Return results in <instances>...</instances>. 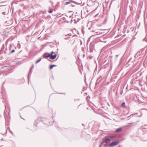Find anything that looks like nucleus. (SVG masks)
I'll use <instances>...</instances> for the list:
<instances>
[{
	"label": "nucleus",
	"mask_w": 147,
	"mask_h": 147,
	"mask_svg": "<svg viewBox=\"0 0 147 147\" xmlns=\"http://www.w3.org/2000/svg\"><path fill=\"white\" fill-rule=\"evenodd\" d=\"M116 136L115 135H109L107 137H105L103 140L104 143H109L111 140L116 139Z\"/></svg>",
	"instance_id": "1"
},
{
	"label": "nucleus",
	"mask_w": 147,
	"mask_h": 147,
	"mask_svg": "<svg viewBox=\"0 0 147 147\" xmlns=\"http://www.w3.org/2000/svg\"><path fill=\"white\" fill-rule=\"evenodd\" d=\"M43 58H45L50 61V59H54L57 56H43Z\"/></svg>",
	"instance_id": "2"
},
{
	"label": "nucleus",
	"mask_w": 147,
	"mask_h": 147,
	"mask_svg": "<svg viewBox=\"0 0 147 147\" xmlns=\"http://www.w3.org/2000/svg\"><path fill=\"white\" fill-rule=\"evenodd\" d=\"M146 51L144 49H142L141 50L138 51L136 54V55H142L146 54Z\"/></svg>",
	"instance_id": "3"
},
{
	"label": "nucleus",
	"mask_w": 147,
	"mask_h": 147,
	"mask_svg": "<svg viewBox=\"0 0 147 147\" xmlns=\"http://www.w3.org/2000/svg\"><path fill=\"white\" fill-rule=\"evenodd\" d=\"M119 143L118 141L112 142L110 144L111 147H113L114 146L117 145Z\"/></svg>",
	"instance_id": "4"
},
{
	"label": "nucleus",
	"mask_w": 147,
	"mask_h": 147,
	"mask_svg": "<svg viewBox=\"0 0 147 147\" xmlns=\"http://www.w3.org/2000/svg\"><path fill=\"white\" fill-rule=\"evenodd\" d=\"M72 2V1L70 0H65L63 1V3L64 5H67L71 4Z\"/></svg>",
	"instance_id": "5"
},
{
	"label": "nucleus",
	"mask_w": 147,
	"mask_h": 147,
	"mask_svg": "<svg viewBox=\"0 0 147 147\" xmlns=\"http://www.w3.org/2000/svg\"><path fill=\"white\" fill-rule=\"evenodd\" d=\"M16 49V47H15L14 49H13V47L11 46L9 49L10 53H12L15 52Z\"/></svg>",
	"instance_id": "6"
},
{
	"label": "nucleus",
	"mask_w": 147,
	"mask_h": 147,
	"mask_svg": "<svg viewBox=\"0 0 147 147\" xmlns=\"http://www.w3.org/2000/svg\"><path fill=\"white\" fill-rule=\"evenodd\" d=\"M105 30H101L100 29L98 30L96 32H95V34H98L97 35H99L101 34V33H102V32H100V31H104Z\"/></svg>",
	"instance_id": "7"
},
{
	"label": "nucleus",
	"mask_w": 147,
	"mask_h": 147,
	"mask_svg": "<svg viewBox=\"0 0 147 147\" xmlns=\"http://www.w3.org/2000/svg\"><path fill=\"white\" fill-rule=\"evenodd\" d=\"M4 48H2L0 51V55H6V52L5 51H4Z\"/></svg>",
	"instance_id": "8"
},
{
	"label": "nucleus",
	"mask_w": 147,
	"mask_h": 147,
	"mask_svg": "<svg viewBox=\"0 0 147 147\" xmlns=\"http://www.w3.org/2000/svg\"><path fill=\"white\" fill-rule=\"evenodd\" d=\"M0 58V59L2 61H5L7 59L6 56H1Z\"/></svg>",
	"instance_id": "9"
},
{
	"label": "nucleus",
	"mask_w": 147,
	"mask_h": 147,
	"mask_svg": "<svg viewBox=\"0 0 147 147\" xmlns=\"http://www.w3.org/2000/svg\"><path fill=\"white\" fill-rule=\"evenodd\" d=\"M53 54H54V55H57V54H55V53L53 51H52L51 53H46L43 54V55H53Z\"/></svg>",
	"instance_id": "10"
},
{
	"label": "nucleus",
	"mask_w": 147,
	"mask_h": 147,
	"mask_svg": "<svg viewBox=\"0 0 147 147\" xmlns=\"http://www.w3.org/2000/svg\"><path fill=\"white\" fill-rule=\"evenodd\" d=\"M32 68H31L29 72L28 73V80H29V79L30 78V77L31 76V74H32Z\"/></svg>",
	"instance_id": "11"
},
{
	"label": "nucleus",
	"mask_w": 147,
	"mask_h": 147,
	"mask_svg": "<svg viewBox=\"0 0 147 147\" xmlns=\"http://www.w3.org/2000/svg\"><path fill=\"white\" fill-rule=\"evenodd\" d=\"M135 125V124L134 123H128L127 125V126L128 127H132L134 126Z\"/></svg>",
	"instance_id": "12"
},
{
	"label": "nucleus",
	"mask_w": 147,
	"mask_h": 147,
	"mask_svg": "<svg viewBox=\"0 0 147 147\" xmlns=\"http://www.w3.org/2000/svg\"><path fill=\"white\" fill-rule=\"evenodd\" d=\"M122 129V127L119 128L117 129L115 131L117 132H119L121 131Z\"/></svg>",
	"instance_id": "13"
},
{
	"label": "nucleus",
	"mask_w": 147,
	"mask_h": 147,
	"mask_svg": "<svg viewBox=\"0 0 147 147\" xmlns=\"http://www.w3.org/2000/svg\"><path fill=\"white\" fill-rule=\"evenodd\" d=\"M40 120L42 121L43 122V123H46V122L45 121H46V119H44L43 118H41V117H40Z\"/></svg>",
	"instance_id": "14"
},
{
	"label": "nucleus",
	"mask_w": 147,
	"mask_h": 147,
	"mask_svg": "<svg viewBox=\"0 0 147 147\" xmlns=\"http://www.w3.org/2000/svg\"><path fill=\"white\" fill-rule=\"evenodd\" d=\"M57 65H51L50 66L49 68L50 69H52L54 67H55Z\"/></svg>",
	"instance_id": "15"
},
{
	"label": "nucleus",
	"mask_w": 147,
	"mask_h": 147,
	"mask_svg": "<svg viewBox=\"0 0 147 147\" xmlns=\"http://www.w3.org/2000/svg\"><path fill=\"white\" fill-rule=\"evenodd\" d=\"M121 106L122 107L124 108H125L126 107L125 105V102H123L121 105Z\"/></svg>",
	"instance_id": "16"
},
{
	"label": "nucleus",
	"mask_w": 147,
	"mask_h": 147,
	"mask_svg": "<svg viewBox=\"0 0 147 147\" xmlns=\"http://www.w3.org/2000/svg\"><path fill=\"white\" fill-rule=\"evenodd\" d=\"M41 60V58H40V59H38V60H37L35 62V63L36 64H37V63H39Z\"/></svg>",
	"instance_id": "17"
},
{
	"label": "nucleus",
	"mask_w": 147,
	"mask_h": 147,
	"mask_svg": "<svg viewBox=\"0 0 147 147\" xmlns=\"http://www.w3.org/2000/svg\"><path fill=\"white\" fill-rule=\"evenodd\" d=\"M102 56H98V59H99V61H101V58L102 57Z\"/></svg>",
	"instance_id": "18"
},
{
	"label": "nucleus",
	"mask_w": 147,
	"mask_h": 147,
	"mask_svg": "<svg viewBox=\"0 0 147 147\" xmlns=\"http://www.w3.org/2000/svg\"><path fill=\"white\" fill-rule=\"evenodd\" d=\"M53 9H51L48 11V12L50 13H51L53 12Z\"/></svg>",
	"instance_id": "19"
},
{
	"label": "nucleus",
	"mask_w": 147,
	"mask_h": 147,
	"mask_svg": "<svg viewBox=\"0 0 147 147\" xmlns=\"http://www.w3.org/2000/svg\"><path fill=\"white\" fill-rule=\"evenodd\" d=\"M144 40L146 42H147V35L145 37L144 39Z\"/></svg>",
	"instance_id": "20"
},
{
	"label": "nucleus",
	"mask_w": 147,
	"mask_h": 147,
	"mask_svg": "<svg viewBox=\"0 0 147 147\" xmlns=\"http://www.w3.org/2000/svg\"><path fill=\"white\" fill-rule=\"evenodd\" d=\"M104 143V142H102L100 144V145L99 146V147H103V144Z\"/></svg>",
	"instance_id": "21"
},
{
	"label": "nucleus",
	"mask_w": 147,
	"mask_h": 147,
	"mask_svg": "<svg viewBox=\"0 0 147 147\" xmlns=\"http://www.w3.org/2000/svg\"><path fill=\"white\" fill-rule=\"evenodd\" d=\"M107 52H108V51H105L104 52V53L102 54L103 55H104L105 54H107Z\"/></svg>",
	"instance_id": "22"
},
{
	"label": "nucleus",
	"mask_w": 147,
	"mask_h": 147,
	"mask_svg": "<svg viewBox=\"0 0 147 147\" xmlns=\"http://www.w3.org/2000/svg\"><path fill=\"white\" fill-rule=\"evenodd\" d=\"M104 143H103V147H106L107 146V144H104Z\"/></svg>",
	"instance_id": "23"
},
{
	"label": "nucleus",
	"mask_w": 147,
	"mask_h": 147,
	"mask_svg": "<svg viewBox=\"0 0 147 147\" xmlns=\"http://www.w3.org/2000/svg\"><path fill=\"white\" fill-rule=\"evenodd\" d=\"M71 35V34H67V35H65V36H70Z\"/></svg>",
	"instance_id": "24"
},
{
	"label": "nucleus",
	"mask_w": 147,
	"mask_h": 147,
	"mask_svg": "<svg viewBox=\"0 0 147 147\" xmlns=\"http://www.w3.org/2000/svg\"><path fill=\"white\" fill-rule=\"evenodd\" d=\"M104 31H100V32L102 33H101V34H103L105 33V32Z\"/></svg>",
	"instance_id": "25"
},
{
	"label": "nucleus",
	"mask_w": 147,
	"mask_h": 147,
	"mask_svg": "<svg viewBox=\"0 0 147 147\" xmlns=\"http://www.w3.org/2000/svg\"><path fill=\"white\" fill-rule=\"evenodd\" d=\"M2 48H4V45H3V46H2Z\"/></svg>",
	"instance_id": "26"
},
{
	"label": "nucleus",
	"mask_w": 147,
	"mask_h": 147,
	"mask_svg": "<svg viewBox=\"0 0 147 147\" xmlns=\"http://www.w3.org/2000/svg\"><path fill=\"white\" fill-rule=\"evenodd\" d=\"M70 6H72V7H73V6H74V5H73L72 4H70Z\"/></svg>",
	"instance_id": "27"
},
{
	"label": "nucleus",
	"mask_w": 147,
	"mask_h": 147,
	"mask_svg": "<svg viewBox=\"0 0 147 147\" xmlns=\"http://www.w3.org/2000/svg\"><path fill=\"white\" fill-rule=\"evenodd\" d=\"M102 42H106V41L105 40H104L103 41H102Z\"/></svg>",
	"instance_id": "28"
},
{
	"label": "nucleus",
	"mask_w": 147,
	"mask_h": 147,
	"mask_svg": "<svg viewBox=\"0 0 147 147\" xmlns=\"http://www.w3.org/2000/svg\"><path fill=\"white\" fill-rule=\"evenodd\" d=\"M82 50H83V51H84V48H82Z\"/></svg>",
	"instance_id": "29"
},
{
	"label": "nucleus",
	"mask_w": 147,
	"mask_h": 147,
	"mask_svg": "<svg viewBox=\"0 0 147 147\" xmlns=\"http://www.w3.org/2000/svg\"><path fill=\"white\" fill-rule=\"evenodd\" d=\"M34 66L33 65L32 67L31 68H32V69L33 68H34Z\"/></svg>",
	"instance_id": "30"
},
{
	"label": "nucleus",
	"mask_w": 147,
	"mask_h": 147,
	"mask_svg": "<svg viewBox=\"0 0 147 147\" xmlns=\"http://www.w3.org/2000/svg\"><path fill=\"white\" fill-rule=\"evenodd\" d=\"M20 117H21V118H22V119H23L24 120H25V119H23V118H22V117H21V116H20Z\"/></svg>",
	"instance_id": "31"
},
{
	"label": "nucleus",
	"mask_w": 147,
	"mask_h": 147,
	"mask_svg": "<svg viewBox=\"0 0 147 147\" xmlns=\"http://www.w3.org/2000/svg\"><path fill=\"white\" fill-rule=\"evenodd\" d=\"M20 117H21V118H22V119H23L24 120H25V119H23V118H22V117H21V116H20Z\"/></svg>",
	"instance_id": "32"
},
{
	"label": "nucleus",
	"mask_w": 147,
	"mask_h": 147,
	"mask_svg": "<svg viewBox=\"0 0 147 147\" xmlns=\"http://www.w3.org/2000/svg\"><path fill=\"white\" fill-rule=\"evenodd\" d=\"M99 79H97V81H98V80H99Z\"/></svg>",
	"instance_id": "33"
},
{
	"label": "nucleus",
	"mask_w": 147,
	"mask_h": 147,
	"mask_svg": "<svg viewBox=\"0 0 147 147\" xmlns=\"http://www.w3.org/2000/svg\"><path fill=\"white\" fill-rule=\"evenodd\" d=\"M140 53H141V52H139V53H138V54H140Z\"/></svg>",
	"instance_id": "34"
},
{
	"label": "nucleus",
	"mask_w": 147,
	"mask_h": 147,
	"mask_svg": "<svg viewBox=\"0 0 147 147\" xmlns=\"http://www.w3.org/2000/svg\"><path fill=\"white\" fill-rule=\"evenodd\" d=\"M65 39H67V38H65Z\"/></svg>",
	"instance_id": "35"
},
{
	"label": "nucleus",
	"mask_w": 147,
	"mask_h": 147,
	"mask_svg": "<svg viewBox=\"0 0 147 147\" xmlns=\"http://www.w3.org/2000/svg\"><path fill=\"white\" fill-rule=\"evenodd\" d=\"M146 79H147V76H146Z\"/></svg>",
	"instance_id": "36"
},
{
	"label": "nucleus",
	"mask_w": 147,
	"mask_h": 147,
	"mask_svg": "<svg viewBox=\"0 0 147 147\" xmlns=\"http://www.w3.org/2000/svg\"><path fill=\"white\" fill-rule=\"evenodd\" d=\"M83 55H85L84 54Z\"/></svg>",
	"instance_id": "37"
}]
</instances>
